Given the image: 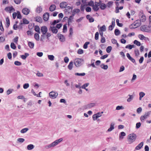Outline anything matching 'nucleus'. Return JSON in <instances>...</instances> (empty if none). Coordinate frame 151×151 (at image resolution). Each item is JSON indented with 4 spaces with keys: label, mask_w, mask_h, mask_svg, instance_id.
<instances>
[{
    "label": "nucleus",
    "mask_w": 151,
    "mask_h": 151,
    "mask_svg": "<svg viewBox=\"0 0 151 151\" xmlns=\"http://www.w3.org/2000/svg\"><path fill=\"white\" fill-rule=\"evenodd\" d=\"M114 124L111 123L110 125V128L108 129L107 131L108 132H111L114 129Z\"/></svg>",
    "instance_id": "6ab92c4d"
},
{
    "label": "nucleus",
    "mask_w": 151,
    "mask_h": 151,
    "mask_svg": "<svg viewBox=\"0 0 151 151\" xmlns=\"http://www.w3.org/2000/svg\"><path fill=\"white\" fill-rule=\"evenodd\" d=\"M106 30V27L105 25H104L101 26L100 28V31L103 32Z\"/></svg>",
    "instance_id": "e433bc0d"
},
{
    "label": "nucleus",
    "mask_w": 151,
    "mask_h": 151,
    "mask_svg": "<svg viewBox=\"0 0 151 151\" xmlns=\"http://www.w3.org/2000/svg\"><path fill=\"white\" fill-rule=\"evenodd\" d=\"M128 96H129V97L127 99V101L128 102H130L133 100L134 96L132 95H129Z\"/></svg>",
    "instance_id": "a878e982"
},
{
    "label": "nucleus",
    "mask_w": 151,
    "mask_h": 151,
    "mask_svg": "<svg viewBox=\"0 0 151 151\" xmlns=\"http://www.w3.org/2000/svg\"><path fill=\"white\" fill-rule=\"evenodd\" d=\"M140 29L143 32H149L150 31V30L145 25L142 26L140 27Z\"/></svg>",
    "instance_id": "9d476101"
},
{
    "label": "nucleus",
    "mask_w": 151,
    "mask_h": 151,
    "mask_svg": "<svg viewBox=\"0 0 151 151\" xmlns=\"http://www.w3.org/2000/svg\"><path fill=\"white\" fill-rule=\"evenodd\" d=\"M75 74L76 76H84L86 74L84 73H75Z\"/></svg>",
    "instance_id": "8fccbe9b"
},
{
    "label": "nucleus",
    "mask_w": 151,
    "mask_h": 151,
    "mask_svg": "<svg viewBox=\"0 0 151 151\" xmlns=\"http://www.w3.org/2000/svg\"><path fill=\"white\" fill-rule=\"evenodd\" d=\"M63 140V139L62 138H60L56 140L51 144L45 146V147L47 149H48L51 147H54L57 145L59 143L62 142Z\"/></svg>",
    "instance_id": "f257e3e1"
},
{
    "label": "nucleus",
    "mask_w": 151,
    "mask_h": 151,
    "mask_svg": "<svg viewBox=\"0 0 151 151\" xmlns=\"http://www.w3.org/2000/svg\"><path fill=\"white\" fill-rule=\"evenodd\" d=\"M83 51L82 49H79L77 51V53L79 54H81L83 53Z\"/></svg>",
    "instance_id": "4d7b16f0"
},
{
    "label": "nucleus",
    "mask_w": 151,
    "mask_h": 151,
    "mask_svg": "<svg viewBox=\"0 0 151 151\" xmlns=\"http://www.w3.org/2000/svg\"><path fill=\"white\" fill-rule=\"evenodd\" d=\"M80 12V10L78 9H74L72 12V14L69 17L68 19H71L76 14Z\"/></svg>",
    "instance_id": "6e6552de"
},
{
    "label": "nucleus",
    "mask_w": 151,
    "mask_h": 151,
    "mask_svg": "<svg viewBox=\"0 0 151 151\" xmlns=\"http://www.w3.org/2000/svg\"><path fill=\"white\" fill-rule=\"evenodd\" d=\"M34 37L36 40L38 41L39 39V35L38 34L35 33L34 35Z\"/></svg>",
    "instance_id": "c9c22d12"
},
{
    "label": "nucleus",
    "mask_w": 151,
    "mask_h": 151,
    "mask_svg": "<svg viewBox=\"0 0 151 151\" xmlns=\"http://www.w3.org/2000/svg\"><path fill=\"white\" fill-rule=\"evenodd\" d=\"M133 43L134 44H135L138 46H140L141 44L139 42L136 40H134L133 42Z\"/></svg>",
    "instance_id": "7c9ffc66"
},
{
    "label": "nucleus",
    "mask_w": 151,
    "mask_h": 151,
    "mask_svg": "<svg viewBox=\"0 0 151 151\" xmlns=\"http://www.w3.org/2000/svg\"><path fill=\"white\" fill-rule=\"evenodd\" d=\"M99 117V116L96 115V114H94L93 115L92 117L93 120L94 121H95L96 119H97Z\"/></svg>",
    "instance_id": "603ef678"
},
{
    "label": "nucleus",
    "mask_w": 151,
    "mask_h": 151,
    "mask_svg": "<svg viewBox=\"0 0 151 151\" xmlns=\"http://www.w3.org/2000/svg\"><path fill=\"white\" fill-rule=\"evenodd\" d=\"M29 12V9L26 8H23L22 10V13L25 15H27L28 14Z\"/></svg>",
    "instance_id": "f8f14e48"
},
{
    "label": "nucleus",
    "mask_w": 151,
    "mask_h": 151,
    "mask_svg": "<svg viewBox=\"0 0 151 151\" xmlns=\"http://www.w3.org/2000/svg\"><path fill=\"white\" fill-rule=\"evenodd\" d=\"M116 22L117 24V25L120 27H122L123 26V24L122 23H119V19H116Z\"/></svg>",
    "instance_id": "6e6d98bb"
},
{
    "label": "nucleus",
    "mask_w": 151,
    "mask_h": 151,
    "mask_svg": "<svg viewBox=\"0 0 151 151\" xmlns=\"http://www.w3.org/2000/svg\"><path fill=\"white\" fill-rule=\"evenodd\" d=\"M28 45L30 48H33L34 47V44L31 42H28Z\"/></svg>",
    "instance_id": "bb28decb"
},
{
    "label": "nucleus",
    "mask_w": 151,
    "mask_h": 151,
    "mask_svg": "<svg viewBox=\"0 0 151 151\" xmlns=\"http://www.w3.org/2000/svg\"><path fill=\"white\" fill-rule=\"evenodd\" d=\"M23 22H21L20 24V25H22L23 24H28L29 23V22L27 20V19H23Z\"/></svg>",
    "instance_id": "cd10ccee"
},
{
    "label": "nucleus",
    "mask_w": 151,
    "mask_h": 151,
    "mask_svg": "<svg viewBox=\"0 0 151 151\" xmlns=\"http://www.w3.org/2000/svg\"><path fill=\"white\" fill-rule=\"evenodd\" d=\"M34 146L33 145L30 144L27 145V149L28 150H30L33 149Z\"/></svg>",
    "instance_id": "c756f323"
},
{
    "label": "nucleus",
    "mask_w": 151,
    "mask_h": 151,
    "mask_svg": "<svg viewBox=\"0 0 151 151\" xmlns=\"http://www.w3.org/2000/svg\"><path fill=\"white\" fill-rule=\"evenodd\" d=\"M29 84L28 83H25L24 84L23 87L24 89H27L29 87Z\"/></svg>",
    "instance_id": "e2e57ef3"
},
{
    "label": "nucleus",
    "mask_w": 151,
    "mask_h": 151,
    "mask_svg": "<svg viewBox=\"0 0 151 151\" xmlns=\"http://www.w3.org/2000/svg\"><path fill=\"white\" fill-rule=\"evenodd\" d=\"M42 11V8L40 6L37 7L36 8V12L38 13H39Z\"/></svg>",
    "instance_id": "f704fd0d"
},
{
    "label": "nucleus",
    "mask_w": 151,
    "mask_h": 151,
    "mask_svg": "<svg viewBox=\"0 0 151 151\" xmlns=\"http://www.w3.org/2000/svg\"><path fill=\"white\" fill-rule=\"evenodd\" d=\"M24 141L25 139L22 138H19L17 139V141L20 143H22Z\"/></svg>",
    "instance_id": "13d9d810"
},
{
    "label": "nucleus",
    "mask_w": 151,
    "mask_h": 151,
    "mask_svg": "<svg viewBox=\"0 0 151 151\" xmlns=\"http://www.w3.org/2000/svg\"><path fill=\"white\" fill-rule=\"evenodd\" d=\"M28 128H25L22 129L20 131V132L22 133H24L28 131Z\"/></svg>",
    "instance_id": "58836bf2"
},
{
    "label": "nucleus",
    "mask_w": 151,
    "mask_h": 151,
    "mask_svg": "<svg viewBox=\"0 0 151 151\" xmlns=\"http://www.w3.org/2000/svg\"><path fill=\"white\" fill-rule=\"evenodd\" d=\"M17 16L18 19H21L22 18V16L20 12L19 11H17Z\"/></svg>",
    "instance_id": "37998d69"
},
{
    "label": "nucleus",
    "mask_w": 151,
    "mask_h": 151,
    "mask_svg": "<svg viewBox=\"0 0 151 151\" xmlns=\"http://www.w3.org/2000/svg\"><path fill=\"white\" fill-rule=\"evenodd\" d=\"M151 113V111H149L146 112L145 114L143 116H142L140 117V120L141 121L147 119L148 117L149 116Z\"/></svg>",
    "instance_id": "423d86ee"
},
{
    "label": "nucleus",
    "mask_w": 151,
    "mask_h": 151,
    "mask_svg": "<svg viewBox=\"0 0 151 151\" xmlns=\"http://www.w3.org/2000/svg\"><path fill=\"white\" fill-rule=\"evenodd\" d=\"M48 59L51 60H54V57L52 55H48Z\"/></svg>",
    "instance_id": "a18cd8bd"
},
{
    "label": "nucleus",
    "mask_w": 151,
    "mask_h": 151,
    "mask_svg": "<svg viewBox=\"0 0 151 151\" xmlns=\"http://www.w3.org/2000/svg\"><path fill=\"white\" fill-rule=\"evenodd\" d=\"M49 16L50 14L48 13H45L43 15V19H49Z\"/></svg>",
    "instance_id": "f3484780"
},
{
    "label": "nucleus",
    "mask_w": 151,
    "mask_h": 151,
    "mask_svg": "<svg viewBox=\"0 0 151 151\" xmlns=\"http://www.w3.org/2000/svg\"><path fill=\"white\" fill-rule=\"evenodd\" d=\"M124 108L122 106H117L116 108V110H119L121 109H123Z\"/></svg>",
    "instance_id": "680f3d73"
},
{
    "label": "nucleus",
    "mask_w": 151,
    "mask_h": 151,
    "mask_svg": "<svg viewBox=\"0 0 151 151\" xmlns=\"http://www.w3.org/2000/svg\"><path fill=\"white\" fill-rule=\"evenodd\" d=\"M0 29L1 30V31H4V29L3 27L2 24V22L1 20L0 21Z\"/></svg>",
    "instance_id": "09e8293b"
},
{
    "label": "nucleus",
    "mask_w": 151,
    "mask_h": 151,
    "mask_svg": "<svg viewBox=\"0 0 151 151\" xmlns=\"http://www.w3.org/2000/svg\"><path fill=\"white\" fill-rule=\"evenodd\" d=\"M14 64L17 66H19L22 65V63L19 61H16L14 62Z\"/></svg>",
    "instance_id": "864d4df0"
},
{
    "label": "nucleus",
    "mask_w": 151,
    "mask_h": 151,
    "mask_svg": "<svg viewBox=\"0 0 151 151\" xmlns=\"http://www.w3.org/2000/svg\"><path fill=\"white\" fill-rule=\"evenodd\" d=\"M72 7L70 6H68L65 9V12L66 14L71 13L72 11Z\"/></svg>",
    "instance_id": "1a4fd4ad"
},
{
    "label": "nucleus",
    "mask_w": 151,
    "mask_h": 151,
    "mask_svg": "<svg viewBox=\"0 0 151 151\" xmlns=\"http://www.w3.org/2000/svg\"><path fill=\"white\" fill-rule=\"evenodd\" d=\"M68 4L66 2H62L60 4V6L62 9L64 8L67 7Z\"/></svg>",
    "instance_id": "ddd939ff"
},
{
    "label": "nucleus",
    "mask_w": 151,
    "mask_h": 151,
    "mask_svg": "<svg viewBox=\"0 0 151 151\" xmlns=\"http://www.w3.org/2000/svg\"><path fill=\"white\" fill-rule=\"evenodd\" d=\"M141 124L140 122H139L136 123V127L137 129L139 128L141 126Z\"/></svg>",
    "instance_id": "338daca9"
},
{
    "label": "nucleus",
    "mask_w": 151,
    "mask_h": 151,
    "mask_svg": "<svg viewBox=\"0 0 151 151\" xmlns=\"http://www.w3.org/2000/svg\"><path fill=\"white\" fill-rule=\"evenodd\" d=\"M139 38L141 40H146V39H148L147 37H145L143 35H138Z\"/></svg>",
    "instance_id": "412c9836"
},
{
    "label": "nucleus",
    "mask_w": 151,
    "mask_h": 151,
    "mask_svg": "<svg viewBox=\"0 0 151 151\" xmlns=\"http://www.w3.org/2000/svg\"><path fill=\"white\" fill-rule=\"evenodd\" d=\"M56 6L54 4L51 5L49 7V10L51 12H52L55 10L56 9Z\"/></svg>",
    "instance_id": "a211bd4d"
},
{
    "label": "nucleus",
    "mask_w": 151,
    "mask_h": 151,
    "mask_svg": "<svg viewBox=\"0 0 151 151\" xmlns=\"http://www.w3.org/2000/svg\"><path fill=\"white\" fill-rule=\"evenodd\" d=\"M29 53H24V55H22L21 56V57L22 59L23 60H25L27 57L29 56Z\"/></svg>",
    "instance_id": "aec40b11"
},
{
    "label": "nucleus",
    "mask_w": 151,
    "mask_h": 151,
    "mask_svg": "<svg viewBox=\"0 0 151 151\" xmlns=\"http://www.w3.org/2000/svg\"><path fill=\"white\" fill-rule=\"evenodd\" d=\"M90 43L89 42H86L83 45V47L84 49H86L87 48L88 45Z\"/></svg>",
    "instance_id": "49530a36"
},
{
    "label": "nucleus",
    "mask_w": 151,
    "mask_h": 151,
    "mask_svg": "<svg viewBox=\"0 0 151 151\" xmlns=\"http://www.w3.org/2000/svg\"><path fill=\"white\" fill-rule=\"evenodd\" d=\"M42 34L41 35L40 40L41 41H43V39H44V37L45 36L46 33H42Z\"/></svg>",
    "instance_id": "5fc2aeb1"
},
{
    "label": "nucleus",
    "mask_w": 151,
    "mask_h": 151,
    "mask_svg": "<svg viewBox=\"0 0 151 151\" xmlns=\"http://www.w3.org/2000/svg\"><path fill=\"white\" fill-rule=\"evenodd\" d=\"M95 61V60L94 59H92L91 60V64H89V65H90V66H92L93 68H96V67L95 66V65L94 64V62Z\"/></svg>",
    "instance_id": "3c124183"
},
{
    "label": "nucleus",
    "mask_w": 151,
    "mask_h": 151,
    "mask_svg": "<svg viewBox=\"0 0 151 151\" xmlns=\"http://www.w3.org/2000/svg\"><path fill=\"white\" fill-rule=\"evenodd\" d=\"M125 69V68L123 65L121 66L120 67V69L119 70V72H121L123 71Z\"/></svg>",
    "instance_id": "0e129e2a"
},
{
    "label": "nucleus",
    "mask_w": 151,
    "mask_h": 151,
    "mask_svg": "<svg viewBox=\"0 0 151 151\" xmlns=\"http://www.w3.org/2000/svg\"><path fill=\"white\" fill-rule=\"evenodd\" d=\"M19 29H21L22 28V26L20 25L18 27L17 26V25L16 24H14L13 26V29L14 30H17V28Z\"/></svg>",
    "instance_id": "473e14b6"
},
{
    "label": "nucleus",
    "mask_w": 151,
    "mask_h": 151,
    "mask_svg": "<svg viewBox=\"0 0 151 151\" xmlns=\"http://www.w3.org/2000/svg\"><path fill=\"white\" fill-rule=\"evenodd\" d=\"M84 60L81 58L76 59L74 61V63L77 67L82 65L84 63Z\"/></svg>",
    "instance_id": "f03ea898"
},
{
    "label": "nucleus",
    "mask_w": 151,
    "mask_h": 151,
    "mask_svg": "<svg viewBox=\"0 0 151 151\" xmlns=\"http://www.w3.org/2000/svg\"><path fill=\"white\" fill-rule=\"evenodd\" d=\"M67 29V24H65L63 26V32H66Z\"/></svg>",
    "instance_id": "de8ad7c7"
},
{
    "label": "nucleus",
    "mask_w": 151,
    "mask_h": 151,
    "mask_svg": "<svg viewBox=\"0 0 151 151\" xmlns=\"http://www.w3.org/2000/svg\"><path fill=\"white\" fill-rule=\"evenodd\" d=\"M126 135V134L124 132H121L119 136V138L120 139H123V137L124 136Z\"/></svg>",
    "instance_id": "393cba45"
},
{
    "label": "nucleus",
    "mask_w": 151,
    "mask_h": 151,
    "mask_svg": "<svg viewBox=\"0 0 151 151\" xmlns=\"http://www.w3.org/2000/svg\"><path fill=\"white\" fill-rule=\"evenodd\" d=\"M41 31L42 33H46L47 31V27L45 26H43L41 27Z\"/></svg>",
    "instance_id": "dca6fc26"
},
{
    "label": "nucleus",
    "mask_w": 151,
    "mask_h": 151,
    "mask_svg": "<svg viewBox=\"0 0 151 151\" xmlns=\"http://www.w3.org/2000/svg\"><path fill=\"white\" fill-rule=\"evenodd\" d=\"M35 30L38 33H40V29L38 26H36L35 27Z\"/></svg>",
    "instance_id": "79ce46f5"
},
{
    "label": "nucleus",
    "mask_w": 151,
    "mask_h": 151,
    "mask_svg": "<svg viewBox=\"0 0 151 151\" xmlns=\"http://www.w3.org/2000/svg\"><path fill=\"white\" fill-rule=\"evenodd\" d=\"M101 42L102 43H104L106 42V40L105 37H101Z\"/></svg>",
    "instance_id": "69168bd1"
},
{
    "label": "nucleus",
    "mask_w": 151,
    "mask_h": 151,
    "mask_svg": "<svg viewBox=\"0 0 151 151\" xmlns=\"http://www.w3.org/2000/svg\"><path fill=\"white\" fill-rule=\"evenodd\" d=\"M62 19H58L57 20H54L53 22H52V24H51L52 25H55L56 24L59 23L60 21Z\"/></svg>",
    "instance_id": "ea45409f"
},
{
    "label": "nucleus",
    "mask_w": 151,
    "mask_h": 151,
    "mask_svg": "<svg viewBox=\"0 0 151 151\" xmlns=\"http://www.w3.org/2000/svg\"><path fill=\"white\" fill-rule=\"evenodd\" d=\"M49 94L50 98L54 99L57 97L58 95V93L57 92L52 91L49 93Z\"/></svg>",
    "instance_id": "0eeeda50"
},
{
    "label": "nucleus",
    "mask_w": 151,
    "mask_h": 151,
    "mask_svg": "<svg viewBox=\"0 0 151 151\" xmlns=\"http://www.w3.org/2000/svg\"><path fill=\"white\" fill-rule=\"evenodd\" d=\"M73 65V62L72 61H71L69 63V65L68 66V68L70 70H71L72 69Z\"/></svg>",
    "instance_id": "5701e85b"
},
{
    "label": "nucleus",
    "mask_w": 151,
    "mask_h": 151,
    "mask_svg": "<svg viewBox=\"0 0 151 151\" xmlns=\"http://www.w3.org/2000/svg\"><path fill=\"white\" fill-rule=\"evenodd\" d=\"M113 3V2L111 1H109L107 4V6L109 7H110L111 6Z\"/></svg>",
    "instance_id": "774afa93"
},
{
    "label": "nucleus",
    "mask_w": 151,
    "mask_h": 151,
    "mask_svg": "<svg viewBox=\"0 0 151 151\" xmlns=\"http://www.w3.org/2000/svg\"><path fill=\"white\" fill-rule=\"evenodd\" d=\"M120 33L119 30L117 29H116L114 30V34L116 36H118L119 35Z\"/></svg>",
    "instance_id": "4c0bfd02"
},
{
    "label": "nucleus",
    "mask_w": 151,
    "mask_h": 151,
    "mask_svg": "<svg viewBox=\"0 0 151 151\" xmlns=\"http://www.w3.org/2000/svg\"><path fill=\"white\" fill-rule=\"evenodd\" d=\"M100 8L102 10H104L105 9L106 7V6L105 4L102 3L100 5Z\"/></svg>",
    "instance_id": "c85d7f7f"
},
{
    "label": "nucleus",
    "mask_w": 151,
    "mask_h": 151,
    "mask_svg": "<svg viewBox=\"0 0 151 151\" xmlns=\"http://www.w3.org/2000/svg\"><path fill=\"white\" fill-rule=\"evenodd\" d=\"M49 30L51 31L53 33L56 34L57 33L58 30L55 27H50Z\"/></svg>",
    "instance_id": "4468645a"
},
{
    "label": "nucleus",
    "mask_w": 151,
    "mask_h": 151,
    "mask_svg": "<svg viewBox=\"0 0 151 151\" xmlns=\"http://www.w3.org/2000/svg\"><path fill=\"white\" fill-rule=\"evenodd\" d=\"M145 19H137L133 23L134 26L137 27H139L141 24V22H144L145 21Z\"/></svg>",
    "instance_id": "20e7f679"
},
{
    "label": "nucleus",
    "mask_w": 151,
    "mask_h": 151,
    "mask_svg": "<svg viewBox=\"0 0 151 151\" xmlns=\"http://www.w3.org/2000/svg\"><path fill=\"white\" fill-rule=\"evenodd\" d=\"M99 33L98 32H97L96 33L95 36V39L97 40L99 39Z\"/></svg>",
    "instance_id": "bf43d9fd"
},
{
    "label": "nucleus",
    "mask_w": 151,
    "mask_h": 151,
    "mask_svg": "<svg viewBox=\"0 0 151 151\" xmlns=\"http://www.w3.org/2000/svg\"><path fill=\"white\" fill-rule=\"evenodd\" d=\"M89 85V83H85V84H83L81 87V88H85L86 87H87L88 85Z\"/></svg>",
    "instance_id": "052dcab7"
},
{
    "label": "nucleus",
    "mask_w": 151,
    "mask_h": 151,
    "mask_svg": "<svg viewBox=\"0 0 151 151\" xmlns=\"http://www.w3.org/2000/svg\"><path fill=\"white\" fill-rule=\"evenodd\" d=\"M112 49V47L111 46H108L106 49V51L108 53H110Z\"/></svg>",
    "instance_id": "c03bdc74"
},
{
    "label": "nucleus",
    "mask_w": 151,
    "mask_h": 151,
    "mask_svg": "<svg viewBox=\"0 0 151 151\" xmlns=\"http://www.w3.org/2000/svg\"><path fill=\"white\" fill-rule=\"evenodd\" d=\"M101 67L104 69L107 70L108 68V66L107 65H105L104 64H102L101 65Z\"/></svg>",
    "instance_id": "72a5a7b5"
},
{
    "label": "nucleus",
    "mask_w": 151,
    "mask_h": 151,
    "mask_svg": "<svg viewBox=\"0 0 151 151\" xmlns=\"http://www.w3.org/2000/svg\"><path fill=\"white\" fill-rule=\"evenodd\" d=\"M5 10H6L9 11L11 12V11H12L13 10H14V8L13 7H6L5 8Z\"/></svg>",
    "instance_id": "b1692460"
},
{
    "label": "nucleus",
    "mask_w": 151,
    "mask_h": 151,
    "mask_svg": "<svg viewBox=\"0 0 151 151\" xmlns=\"http://www.w3.org/2000/svg\"><path fill=\"white\" fill-rule=\"evenodd\" d=\"M96 104L94 103H91L83 106L82 107V109L83 110H85L88 108H90L94 106Z\"/></svg>",
    "instance_id": "39448f33"
},
{
    "label": "nucleus",
    "mask_w": 151,
    "mask_h": 151,
    "mask_svg": "<svg viewBox=\"0 0 151 151\" xmlns=\"http://www.w3.org/2000/svg\"><path fill=\"white\" fill-rule=\"evenodd\" d=\"M143 144L144 142H141L135 147V150H139L143 146Z\"/></svg>",
    "instance_id": "2eb2a0df"
},
{
    "label": "nucleus",
    "mask_w": 151,
    "mask_h": 151,
    "mask_svg": "<svg viewBox=\"0 0 151 151\" xmlns=\"http://www.w3.org/2000/svg\"><path fill=\"white\" fill-rule=\"evenodd\" d=\"M136 135L134 133L129 134L128 137L129 144H131L134 142L136 139Z\"/></svg>",
    "instance_id": "7ed1b4c3"
},
{
    "label": "nucleus",
    "mask_w": 151,
    "mask_h": 151,
    "mask_svg": "<svg viewBox=\"0 0 151 151\" xmlns=\"http://www.w3.org/2000/svg\"><path fill=\"white\" fill-rule=\"evenodd\" d=\"M58 37L61 42H63L65 41V37L63 35L58 33Z\"/></svg>",
    "instance_id": "9b49d317"
},
{
    "label": "nucleus",
    "mask_w": 151,
    "mask_h": 151,
    "mask_svg": "<svg viewBox=\"0 0 151 151\" xmlns=\"http://www.w3.org/2000/svg\"><path fill=\"white\" fill-rule=\"evenodd\" d=\"M10 46L11 48L14 50L16 48V46L13 42H12Z\"/></svg>",
    "instance_id": "a19ab883"
},
{
    "label": "nucleus",
    "mask_w": 151,
    "mask_h": 151,
    "mask_svg": "<svg viewBox=\"0 0 151 151\" xmlns=\"http://www.w3.org/2000/svg\"><path fill=\"white\" fill-rule=\"evenodd\" d=\"M98 5L97 4L96 5H93V10L95 11H97L99 9V8L98 7Z\"/></svg>",
    "instance_id": "4be33fe9"
},
{
    "label": "nucleus",
    "mask_w": 151,
    "mask_h": 151,
    "mask_svg": "<svg viewBox=\"0 0 151 151\" xmlns=\"http://www.w3.org/2000/svg\"><path fill=\"white\" fill-rule=\"evenodd\" d=\"M134 52L135 55L136 56H138L139 55V50L138 49H135L134 50Z\"/></svg>",
    "instance_id": "2f4dec72"
}]
</instances>
